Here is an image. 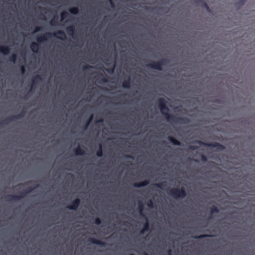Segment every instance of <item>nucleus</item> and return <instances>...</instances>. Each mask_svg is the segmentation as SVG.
Listing matches in <instances>:
<instances>
[{
  "instance_id": "obj_1",
  "label": "nucleus",
  "mask_w": 255,
  "mask_h": 255,
  "mask_svg": "<svg viewBox=\"0 0 255 255\" xmlns=\"http://www.w3.org/2000/svg\"><path fill=\"white\" fill-rule=\"evenodd\" d=\"M158 106L162 114L164 116L166 120L169 122L175 123L187 124L190 122V120L186 117H177L168 113L169 109L166 106V102L163 98L158 99Z\"/></svg>"
},
{
  "instance_id": "obj_2",
  "label": "nucleus",
  "mask_w": 255,
  "mask_h": 255,
  "mask_svg": "<svg viewBox=\"0 0 255 255\" xmlns=\"http://www.w3.org/2000/svg\"><path fill=\"white\" fill-rule=\"evenodd\" d=\"M52 36L56 37L63 40L66 37L65 32L62 30H58L53 33L47 32L37 35L35 38L37 42H33L30 44V47L31 50L34 53H38L39 48V43L47 41L48 38H50Z\"/></svg>"
},
{
  "instance_id": "obj_3",
  "label": "nucleus",
  "mask_w": 255,
  "mask_h": 255,
  "mask_svg": "<svg viewBox=\"0 0 255 255\" xmlns=\"http://www.w3.org/2000/svg\"><path fill=\"white\" fill-rule=\"evenodd\" d=\"M39 187V185L37 184L34 188L30 187L25 191L21 192L19 195H7L6 198L8 201H18L23 198L27 194L31 192L34 189Z\"/></svg>"
},
{
  "instance_id": "obj_4",
  "label": "nucleus",
  "mask_w": 255,
  "mask_h": 255,
  "mask_svg": "<svg viewBox=\"0 0 255 255\" xmlns=\"http://www.w3.org/2000/svg\"><path fill=\"white\" fill-rule=\"evenodd\" d=\"M169 62V60L166 58H162L156 62H152L146 65L147 67L157 70L159 71L162 70V66L167 65Z\"/></svg>"
},
{
  "instance_id": "obj_5",
  "label": "nucleus",
  "mask_w": 255,
  "mask_h": 255,
  "mask_svg": "<svg viewBox=\"0 0 255 255\" xmlns=\"http://www.w3.org/2000/svg\"><path fill=\"white\" fill-rule=\"evenodd\" d=\"M168 194L170 196L175 199L184 198L187 195L186 192L183 188L180 189L172 188L169 190Z\"/></svg>"
},
{
  "instance_id": "obj_6",
  "label": "nucleus",
  "mask_w": 255,
  "mask_h": 255,
  "mask_svg": "<svg viewBox=\"0 0 255 255\" xmlns=\"http://www.w3.org/2000/svg\"><path fill=\"white\" fill-rule=\"evenodd\" d=\"M26 113L24 109H23L21 112L18 115H14L13 116L9 117L2 121L0 122V126L3 125H7L8 123L14 121L16 120L20 119L23 118Z\"/></svg>"
},
{
  "instance_id": "obj_7",
  "label": "nucleus",
  "mask_w": 255,
  "mask_h": 255,
  "mask_svg": "<svg viewBox=\"0 0 255 255\" xmlns=\"http://www.w3.org/2000/svg\"><path fill=\"white\" fill-rule=\"evenodd\" d=\"M197 142L201 145H204L205 146H207L209 147H212L214 148H217L218 150L222 151L225 149V146L220 143L218 142H213L207 143L206 142H203L201 140H197Z\"/></svg>"
},
{
  "instance_id": "obj_8",
  "label": "nucleus",
  "mask_w": 255,
  "mask_h": 255,
  "mask_svg": "<svg viewBox=\"0 0 255 255\" xmlns=\"http://www.w3.org/2000/svg\"><path fill=\"white\" fill-rule=\"evenodd\" d=\"M80 200L79 198L74 200L71 204L66 206V208L69 210H76L80 205Z\"/></svg>"
},
{
  "instance_id": "obj_9",
  "label": "nucleus",
  "mask_w": 255,
  "mask_h": 255,
  "mask_svg": "<svg viewBox=\"0 0 255 255\" xmlns=\"http://www.w3.org/2000/svg\"><path fill=\"white\" fill-rule=\"evenodd\" d=\"M138 212L140 216L144 218H146V216L143 213V210H144V205L141 201H138Z\"/></svg>"
},
{
  "instance_id": "obj_10",
  "label": "nucleus",
  "mask_w": 255,
  "mask_h": 255,
  "mask_svg": "<svg viewBox=\"0 0 255 255\" xmlns=\"http://www.w3.org/2000/svg\"><path fill=\"white\" fill-rule=\"evenodd\" d=\"M149 180H145L141 182L134 183L133 184V185L134 187L140 188L141 187L145 186L147 185L148 184H149Z\"/></svg>"
},
{
  "instance_id": "obj_11",
  "label": "nucleus",
  "mask_w": 255,
  "mask_h": 255,
  "mask_svg": "<svg viewBox=\"0 0 255 255\" xmlns=\"http://www.w3.org/2000/svg\"><path fill=\"white\" fill-rule=\"evenodd\" d=\"M89 241H90L91 243H92L93 244L99 245L102 247L105 246L106 245L105 242H102L100 240H97L95 238H89Z\"/></svg>"
},
{
  "instance_id": "obj_12",
  "label": "nucleus",
  "mask_w": 255,
  "mask_h": 255,
  "mask_svg": "<svg viewBox=\"0 0 255 255\" xmlns=\"http://www.w3.org/2000/svg\"><path fill=\"white\" fill-rule=\"evenodd\" d=\"M66 31L67 32V33L69 35L72 36L73 38L75 39V34L74 33L75 30V27L73 25H70V26H67L66 27Z\"/></svg>"
},
{
  "instance_id": "obj_13",
  "label": "nucleus",
  "mask_w": 255,
  "mask_h": 255,
  "mask_svg": "<svg viewBox=\"0 0 255 255\" xmlns=\"http://www.w3.org/2000/svg\"><path fill=\"white\" fill-rule=\"evenodd\" d=\"M0 52L4 55H7L10 52V48L7 46H0Z\"/></svg>"
},
{
  "instance_id": "obj_14",
  "label": "nucleus",
  "mask_w": 255,
  "mask_h": 255,
  "mask_svg": "<svg viewBox=\"0 0 255 255\" xmlns=\"http://www.w3.org/2000/svg\"><path fill=\"white\" fill-rule=\"evenodd\" d=\"M41 80L42 78L39 75H37L36 76L33 77L32 79L31 88H32L39 81Z\"/></svg>"
},
{
  "instance_id": "obj_15",
  "label": "nucleus",
  "mask_w": 255,
  "mask_h": 255,
  "mask_svg": "<svg viewBox=\"0 0 255 255\" xmlns=\"http://www.w3.org/2000/svg\"><path fill=\"white\" fill-rule=\"evenodd\" d=\"M74 153L76 155H83L85 154V150L81 148L80 145H79L74 149Z\"/></svg>"
},
{
  "instance_id": "obj_16",
  "label": "nucleus",
  "mask_w": 255,
  "mask_h": 255,
  "mask_svg": "<svg viewBox=\"0 0 255 255\" xmlns=\"http://www.w3.org/2000/svg\"><path fill=\"white\" fill-rule=\"evenodd\" d=\"M168 139L173 144L175 145L180 146L181 145V142L177 140L175 137L173 136H169L168 137Z\"/></svg>"
},
{
  "instance_id": "obj_17",
  "label": "nucleus",
  "mask_w": 255,
  "mask_h": 255,
  "mask_svg": "<svg viewBox=\"0 0 255 255\" xmlns=\"http://www.w3.org/2000/svg\"><path fill=\"white\" fill-rule=\"evenodd\" d=\"M122 86L124 88H129L130 87V79L128 77L122 83Z\"/></svg>"
},
{
  "instance_id": "obj_18",
  "label": "nucleus",
  "mask_w": 255,
  "mask_h": 255,
  "mask_svg": "<svg viewBox=\"0 0 255 255\" xmlns=\"http://www.w3.org/2000/svg\"><path fill=\"white\" fill-rule=\"evenodd\" d=\"M69 11L72 14H77L79 12V8L77 7H73L69 9Z\"/></svg>"
},
{
  "instance_id": "obj_19",
  "label": "nucleus",
  "mask_w": 255,
  "mask_h": 255,
  "mask_svg": "<svg viewBox=\"0 0 255 255\" xmlns=\"http://www.w3.org/2000/svg\"><path fill=\"white\" fill-rule=\"evenodd\" d=\"M58 18L57 16H54L53 18L50 21V24L52 26L58 25V23L57 21Z\"/></svg>"
},
{
  "instance_id": "obj_20",
  "label": "nucleus",
  "mask_w": 255,
  "mask_h": 255,
  "mask_svg": "<svg viewBox=\"0 0 255 255\" xmlns=\"http://www.w3.org/2000/svg\"><path fill=\"white\" fill-rule=\"evenodd\" d=\"M144 219H145V223H144V224L143 225V229L144 230H145L146 231H149V222H148V219H147V217L144 218Z\"/></svg>"
},
{
  "instance_id": "obj_21",
  "label": "nucleus",
  "mask_w": 255,
  "mask_h": 255,
  "mask_svg": "<svg viewBox=\"0 0 255 255\" xmlns=\"http://www.w3.org/2000/svg\"><path fill=\"white\" fill-rule=\"evenodd\" d=\"M219 210L216 206H213L210 208V213L211 214L219 213Z\"/></svg>"
},
{
  "instance_id": "obj_22",
  "label": "nucleus",
  "mask_w": 255,
  "mask_h": 255,
  "mask_svg": "<svg viewBox=\"0 0 255 255\" xmlns=\"http://www.w3.org/2000/svg\"><path fill=\"white\" fill-rule=\"evenodd\" d=\"M212 237L211 235L208 234H203L199 236H193V238L196 239H201L205 237Z\"/></svg>"
},
{
  "instance_id": "obj_23",
  "label": "nucleus",
  "mask_w": 255,
  "mask_h": 255,
  "mask_svg": "<svg viewBox=\"0 0 255 255\" xmlns=\"http://www.w3.org/2000/svg\"><path fill=\"white\" fill-rule=\"evenodd\" d=\"M98 80H99V81H98V83H101V82L107 83L108 81V78L106 77L103 76V75H102L101 77H100L99 78H98Z\"/></svg>"
},
{
  "instance_id": "obj_24",
  "label": "nucleus",
  "mask_w": 255,
  "mask_h": 255,
  "mask_svg": "<svg viewBox=\"0 0 255 255\" xmlns=\"http://www.w3.org/2000/svg\"><path fill=\"white\" fill-rule=\"evenodd\" d=\"M245 2L246 0H240L236 3L235 5L236 7H240L244 5Z\"/></svg>"
},
{
  "instance_id": "obj_25",
  "label": "nucleus",
  "mask_w": 255,
  "mask_h": 255,
  "mask_svg": "<svg viewBox=\"0 0 255 255\" xmlns=\"http://www.w3.org/2000/svg\"><path fill=\"white\" fill-rule=\"evenodd\" d=\"M155 186L160 189H163L164 187L166 186V182H162L159 183H157L155 184Z\"/></svg>"
},
{
  "instance_id": "obj_26",
  "label": "nucleus",
  "mask_w": 255,
  "mask_h": 255,
  "mask_svg": "<svg viewBox=\"0 0 255 255\" xmlns=\"http://www.w3.org/2000/svg\"><path fill=\"white\" fill-rule=\"evenodd\" d=\"M17 58V55L15 54H12L9 58V61L15 63Z\"/></svg>"
},
{
  "instance_id": "obj_27",
  "label": "nucleus",
  "mask_w": 255,
  "mask_h": 255,
  "mask_svg": "<svg viewBox=\"0 0 255 255\" xmlns=\"http://www.w3.org/2000/svg\"><path fill=\"white\" fill-rule=\"evenodd\" d=\"M68 15V13L66 11H62L60 13L61 20L63 21Z\"/></svg>"
},
{
  "instance_id": "obj_28",
  "label": "nucleus",
  "mask_w": 255,
  "mask_h": 255,
  "mask_svg": "<svg viewBox=\"0 0 255 255\" xmlns=\"http://www.w3.org/2000/svg\"><path fill=\"white\" fill-rule=\"evenodd\" d=\"M200 2L202 3V6L203 7H204L205 8H206L207 10H209V7L207 4V3L205 2L204 1H202V0H200Z\"/></svg>"
},
{
  "instance_id": "obj_29",
  "label": "nucleus",
  "mask_w": 255,
  "mask_h": 255,
  "mask_svg": "<svg viewBox=\"0 0 255 255\" xmlns=\"http://www.w3.org/2000/svg\"><path fill=\"white\" fill-rule=\"evenodd\" d=\"M147 205L149 208H153L154 207V204L151 200H150L147 203Z\"/></svg>"
},
{
  "instance_id": "obj_30",
  "label": "nucleus",
  "mask_w": 255,
  "mask_h": 255,
  "mask_svg": "<svg viewBox=\"0 0 255 255\" xmlns=\"http://www.w3.org/2000/svg\"><path fill=\"white\" fill-rule=\"evenodd\" d=\"M96 155L98 157H102L103 155L102 150H98L96 152Z\"/></svg>"
},
{
  "instance_id": "obj_31",
  "label": "nucleus",
  "mask_w": 255,
  "mask_h": 255,
  "mask_svg": "<svg viewBox=\"0 0 255 255\" xmlns=\"http://www.w3.org/2000/svg\"><path fill=\"white\" fill-rule=\"evenodd\" d=\"M94 223L95 224H96L97 225H99L101 224L102 222H101V219L99 218H96L95 219Z\"/></svg>"
},
{
  "instance_id": "obj_32",
  "label": "nucleus",
  "mask_w": 255,
  "mask_h": 255,
  "mask_svg": "<svg viewBox=\"0 0 255 255\" xmlns=\"http://www.w3.org/2000/svg\"><path fill=\"white\" fill-rule=\"evenodd\" d=\"M42 30V27L40 26H37L35 28V29L34 30V32H37L40 31Z\"/></svg>"
},
{
  "instance_id": "obj_33",
  "label": "nucleus",
  "mask_w": 255,
  "mask_h": 255,
  "mask_svg": "<svg viewBox=\"0 0 255 255\" xmlns=\"http://www.w3.org/2000/svg\"><path fill=\"white\" fill-rule=\"evenodd\" d=\"M93 119V115L91 114L90 116L89 119L88 120L87 123H88V125H89L91 122H92V120Z\"/></svg>"
},
{
  "instance_id": "obj_34",
  "label": "nucleus",
  "mask_w": 255,
  "mask_h": 255,
  "mask_svg": "<svg viewBox=\"0 0 255 255\" xmlns=\"http://www.w3.org/2000/svg\"><path fill=\"white\" fill-rule=\"evenodd\" d=\"M189 149H191V150H194L197 149H198V147L197 146H195V145H189Z\"/></svg>"
},
{
  "instance_id": "obj_35",
  "label": "nucleus",
  "mask_w": 255,
  "mask_h": 255,
  "mask_svg": "<svg viewBox=\"0 0 255 255\" xmlns=\"http://www.w3.org/2000/svg\"><path fill=\"white\" fill-rule=\"evenodd\" d=\"M201 160L204 162H206L207 161V158L206 156L204 154L201 155Z\"/></svg>"
},
{
  "instance_id": "obj_36",
  "label": "nucleus",
  "mask_w": 255,
  "mask_h": 255,
  "mask_svg": "<svg viewBox=\"0 0 255 255\" xmlns=\"http://www.w3.org/2000/svg\"><path fill=\"white\" fill-rule=\"evenodd\" d=\"M92 67L91 66H90L89 65H84L83 67V69L84 70H87V69H89L90 68H92Z\"/></svg>"
},
{
  "instance_id": "obj_37",
  "label": "nucleus",
  "mask_w": 255,
  "mask_h": 255,
  "mask_svg": "<svg viewBox=\"0 0 255 255\" xmlns=\"http://www.w3.org/2000/svg\"><path fill=\"white\" fill-rule=\"evenodd\" d=\"M21 72L22 74L25 73V68L24 65H22L20 67Z\"/></svg>"
},
{
  "instance_id": "obj_38",
  "label": "nucleus",
  "mask_w": 255,
  "mask_h": 255,
  "mask_svg": "<svg viewBox=\"0 0 255 255\" xmlns=\"http://www.w3.org/2000/svg\"><path fill=\"white\" fill-rule=\"evenodd\" d=\"M146 231L145 230H144L143 228L140 231L139 234H143Z\"/></svg>"
},
{
  "instance_id": "obj_39",
  "label": "nucleus",
  "mask_w": 255,
  "mask_h": 255,
  "mask_svg": "<svg viewBox=\"0 0 255 255\" xmlns=\"http://www.w3.org/2000/svg\"><path fill=\"white\" fill-rule=\"evenodd\" d=\"M125 157L128 158H130V159H133V157L130 155H125Z\"/></svg>"
},
{
  "instance_id": "obj_40",
  "label": "nucleus",
  "mask_w": 255,
  "mask_h": 255,
  "mask_svg": "<svg viewBox=\"0 0 255 255\" xmlns=\"http://www.w3.org/2000/svg\"><path fill=\"white\" fill-rule=\"evenodd\" d=\"M110 4H111V6H112V7H114L115 6V3H114V2H113V0L111 1L110 2Z\"/></svg>"
},
{
  "instance_id": "obj_41",
  "label": "nucleus",
  "mask_w": 255,
  "mask_h": 255,
  "mask_svg": "<svg viewBox=\"0 0 255 255\" xmlns=\"http://www.w3.org/2000/svg\"><path fill=\"white\" fill-rule=\"evenodd\" d=\"M167 254L168 255H172V251L171 250L169 249L167 251Z\"/></svg>"
},
{
  "instance_id": "obj_42",
  "label": "nucleus",
  "mask_w": 255,
  "mask_h": 255,
  "mask_svg": "<svg viewBox=\"0 0 255 255\" xmlns=\"http://www.w3.org/2000/svg\"><path fill=\"white\" fill-rule=\"evenodd\" d=\"M97 123H102L103 122V119L101 118L96 121Z\"/></svg>"
},
{
  "instance_id": "obj_43",
  "label": "nucleus",
  "mask_w": 255,
  "mask_h": 255,
  "mask_svg": "<svg viewBox=\"0 0 255 255\" xmlns=\"http://www.w3.org/2000/svg\"><path fill=\"white\" fill-rule=\"evenodd\" d=\"M89 126V125H88V123H86V124H85V126H84V129H87Z\"/></svg>"
},
{
  "instance_id": "obj_44",
  "label": "nucleus",
  "mask_w": 255,
  "mask_h": 255,
  "mask_svg": "<svg viewBox=\"0 0 255 255\" xmlns=\"http://www.w3.org/2000/svg\"><path fill=\"white\" fill-rule=\"evenodd\" d=\"M102 150V145L100 143L99 144V150Z\"/></svg>"
},
{
  "instance_id": "obj_45",
  "label": "nucleus",
  "mask_w": 255,
  "mask_h": 255,
  "mask_svg": "<svg viewBox=\"0 0 255 255\" xmlns=\"http://www.w3.org/2000/svg\"><path fill=\"white\" fill-rule=\"evenodd\" d=\"M39 8L40 9H45V8H43V7H42L41 6H39Z\"/></svg>"
},
{
  "instance_id": "obj_46",
  "label": "nucleus",
  "mask_w": 255,
  "mask_h": 255,
  "mask_svg": "<svg viewBox=\"0 0 255 255\" xmlns=\"http://www.w3.org/2000/svg\"><path fill=\"white\" fill-rule=\"evenodd\" d=\"M42 17H43L42 19H45V16L44 15H42Z\"/></svg>"
},
{
  "instance_id": "obj_47",
  "label": "nucleus",
  "mask_w": 255,
  "mask_h": 255,
  "mask_svg": "<svg viewBox=\"0 0 255 255\" xmlns=\"http://www.w3.org/2000/svg\"><path fill=\"white\" fill-rule=\"evenodd\" d=\"M31 182V181H29V182H27L25 183V184H27L30 183Z\"/></svg>"
},
{
  "instance_id": "obj_48",
  "label": "nucleus",
  "mask_w": 255,
  "mask_h": 255,
  "mask_svg": "<svg viewBox=\"0 0 255 255\" xmlns=\"http://www.w3.org/2000/svg\"><path fill=\"white\" fill-rule=\"evenodd\" d=\"M144 255H148L147 253H145Z\"/></svg>"
},
{
  "instance_id": "obj_49",
  "label": "nucleus",
  "mask_w": 255,
  "mask_h": 255,
  "mask_svg": "<svg viewBox=\"0 0 255 255\" xmlns=\"http://www.w3.org/2000/svg\"><path fill=\"white\" fill-rule=\"evenodd\" d=\"M113 70H114V69H111V71H112V72H113Z\"/></svg>"
},
{
  "instance_id": "obj_50",
  "label": "nucleus",
  "mask_w": 255,
  "mask_h": 255,
  "mask_svg": "<svg viewBox=\"0 0 255 255\" xmlns=\"http://www.w3.org/2000/svg\"><path fill=\"white\" fill-rule=\"evenodd\" d=\"M130 255H134V254H130Z\"/></svg>"
}]
</instances>
